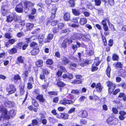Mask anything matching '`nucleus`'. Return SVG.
<instances>
[{"label": "nucleus", "instance_id": "nucleus-1", "mask_svg": "<svg viewBox=\"0 0 126 126\" xmlns=\"http://www.w3.org/2000/svg\"><path fill=\"white\" fill-rule=\"evenodd\" d=\"M8 112L6 108L0 106V113H2V114L0 115V121L2 120H8L11 118L15 116L16 114L15 110L13 109L10 110L8 112Z\"/></svg>", "mask_w": 126, "mask_h": 126}, {"label": "nucleus", "instance_id": "nucleus-2", "mask_svg": "<svg viewBox=\"0 0 126 126\" xmlns=\"http://www.w3.org/2000/svg\"><path fill=\"white\" fill-rule=\"evenodd\" d=\"M106 21L108 23L109 26L111 30L112 29L114 31L115 30L114 25L110 22L109 18L108 17H105L104 19L101 22V24L103 26V29L104 31V33L105 36L108 35L109 34V32H108L109 30V29L107 25Z\"/></svg>", "mask_w": 126, "mask_h": 126}, {"label": "nucleus", "instance_id": "nucleus-3", "mask_svg": "<svg viewBox=\"0 0 126 126\" xmlns=\"http://www.w3.org/2000/svg\"><path fill=\"white\" fill-rule=\"evenodd\" d=\"M95 61L92 64L91 68V71L94 72L97 70L98 68L97 67L100 63L99 61L100 59L99 57H96L95 58Z\"/></svg>", "mask_w": 126, "mask_h": 126}, {"label": "nucleus", "instance_id": "nucleus-4", "mask_svg": "<svg viewBox=\"0 0 126 126\" xmlns=\"http://www.w3.org/2000/svg\"><path fill=\"white\" fill-rule=\"evenodd\" d=\"M28 46V43H25L23 42H18L15 46V47L18 48L19 49H22L24 50L27 48Z\"/></svg>", "mask_w": 126, "mask_h": 126}, {"label": "nucleus", "instance_id": "nucleus-5", "mask_svg": "<svg viewBox=\"0 0 126 126\" xmlns=\"http://www.w3.org/2000/svg\"><path fill=\"white\" fill-rule=\"evenodd\" d=\"M6 90L10 95L14 93L16 91V88L14 84H10L9 86L6 88Z\"/></svg>", "mask_w": 126, "mask_h": 126}, {"label": "nucleus", "instance_id": "nucleus-6", "mask_svg": "<svg viewBox=\"0 0 126 126\" xmlns=\"http://www.w3.org/2000/svg\"><path fill=\"white\" fill-rule=\"evenodd\" d=\"M106 84L107 86L108 87V93L110 94L115 89V85L110 81H108L107 82Z\"/></svg>", "mask_w": 126, "mask_h": 126}, {"label": "nucleus", "instance_id": "nucleus-7", "mask_svg": "<svg viewBox=\"0 0 126 126\" xmlns=\"http://www.w3.org/2000/svg\"><path fill=\"white\" fill-rule=\"evenodd\" d=\"M9 7L8 5L3 4L1 7V14L3 16H5L8 12Z\"/></svg>", "mask_w": 126, "mask_h": 126}, {"label": "nucleus", "instance_id": "nucleus-8", "mask_svg": "<svg viewBox=\"0 0 126 126\" xmlns=\"http://www.w3.org/2000/svg\"><path fill=\"white\" fill-rule=\"evenodd\" d=\"M23 3L20 2L16 6L15 8V10L17 13H22L23 12Z\"/></svg>", "mask_w": 126, "mask_h": 126}, {"label": "nucleus", "instance_id": "nucleus-9", "mask_svg": "<svg viewBox=\"0 0 126 126\" xmlns=\"http://www.w3.org/2000/svg\"><path fill=\"white\" fill-rule=\"evenodd\" d=\"M74 102L72 101L67 99L65 98H64L60 100L59 104L64 105L66 104H72Z\"/></svg>", "mask_w": 126, "mask_h": 126}, {"label": "nucleus", "instance_id": "nucleus-10", "mask_svg": "<svg viewBox=\"0 0 126 126\" xmlns=\"http://www.w3.org/2000/svg\"><path fill=\"white\" fill-rule=\"evenodd\" d=\"M24 5V8L26 9H29V8L32 6L34 5V3L32 2L27 0L23 2Z\"/></svg>", "mask_w": 126, "mask_h": 126}, {"label": "nucleus", "instance_id": "nucleus-11", "mask_svg": "<svg viewBox=\"0 0 126 126\" xmlns=\"http://www.w3.org/2000/svg\"><path fill=\"white\" fill-rule=\"evenodd\" d=\"M60 114V115H58L56 116L57 118L64 120H66L69 118V115L67 113H61Z\"/></svg>", "mask_w": 126, "mask_h": 126}, {"label": "nucleus", "instance_id": "nucleus-12", "mask_svg": "<svg viewBox=\"0 0 126 126\" xmlns=\"http://www.w3.org/2000/svg\"><path fill=\"white\" fill-rule=\"evenodd\" d=\"M26 31H29L32 30L34 27V25L32 23H27L25 25Z\"/></svg>", "mask_w": 126, "mask_h": 126}, {"label": "nucleus", "instance_id": "nucleus-13", "mask_svg": "<svg viewBox=\"0 0 126 126\" xmlns=\"http://www.w3.org/2000/svg\"><path fill=\"white\" fill-rule=\"evenodd\" d=\"M58 21L57 20H50L48 18L47 21L46 25H47L50 23L51 25L53 26H56L58 24Z\"/></svg>", "mask_w": 126, "mask_h": 126}, {"label": "nucleus", "instance_id": "nucleus-14", "mask_svg": "<svg viewBox=\"0 0 126 126\" xmlns=\"http://www.w3.org/2000/svg\"><path fill=\"white\" fill-rule=\"evenodd\" d=\"M4 104L6 107L10 108L14 107V103L13 102L7 100L4 101Z\"/></svg>", "mask_w": 126, "mask_h": 126}, {"label": "nucleus", "instance_id": "nucleus-15", "mask_svg": "<svg viewBox=\"0 0 126 126\" xmlns=\"http://www.w3.org/2000/svg\"><path fill=\"white\" fill-rule=\"evenodd\" d=\"M35 98L40 102L43 103L46 101V99L43 97V96L42 94H38L37 95Z\"/></svg>", "mask_w": 126, "mask_h": 126}, {"label": "nucleus", "instance_id": "nucleus-16", "mask_svg": "<svg viewBox=\"0 0 126 126\" xmlns=\"http://www.w3.org/2000/svg\"><path fill=\"white\" fill-rule=\"evenodd\" d=\"M40 118H37L32 120V124L34 126H39L40 125Z\"/></svg>", "mask_w": 126, "mask_h": 126}, {"label": "nucleus", "instance_id": "nucleus-17", "mask_svg": "<svg viewBox=\"0 0 126 126\" xmlns=\"http://www.w3.org/2000/svg\"><path fill=\"white\" fill-rule=\"evenodd\" d=\"M103 87L101 85V84L100 83H97L95 87L96 91L98 93H100L102 91Z\"/></svg>", "mask_w": 126, "mask_h": 126}, {"label": "nucleus", "instance_id": "nucleus-18", "mask_svg": "<svg viewBox=\"0 0 126 126\" xmlns=\"http://www.w3.org/2000/svg\"><path fill=\"white\" fill-rule=\"evenodd\" d=\"M120 115L119 116V118L121 120H122L125 119V117L124 116L126 114V112L123 110H120L119 112Z\"/></svg>", "mask_w": 126, "mask_h": 126}, {"label": "nucleus", "instance_id": "nucleus-19", "mask_svg": "<svg viewBox=\"0 0 126 126\" xmlns=\"http://www.w3.org/2000/svg\"><path fill=\"white\" fill-rule=\"evenodd\" d=\"M79 112L80 117L82 118H86L88 115V113L86 110H81Z\"/></svg>", "mask_w": 126, "mask_h": 126}, {"label": "nucleus", "instance_id": "nucleus-20", "mask_svg": "<svg viewBox=\"0 0 126 126\" xmlns=\"http://www.w3.org/2000/svg\"><path fill=\"white\" fill-rule=\"evenodd\" d=\"M73 76L72 74L67 73V74H63L62 77L63 79H70L73 78Z\"/></svg>", "mask_w": 126, "mask_h": 126}, {"label": "nucleus", "instance_id": "nucleus-21", "mask_svg": "<svg viewBox=\"0 0 126 126\" xmlns=\"http://www.w3.org/2000/svg\"><path fill=\"white\" fill-rule=\"evenodd\" d=\"M16 41V40L14 39H9L8 40V42H6L5 44V46L8 47L9 46V44H13L15 43V42Z\"/></svg>", "mask_w": 126, "mask_h": 126}, {"label": "nucleus", "instance_id": "nucleus-22", "mask_svg": "<svg viewBox=\"0 0 126 126\" xmlns=\"http://www.w3.org/2000/svg\"><path fill=\"white\" fill-rule=\"evenodd\" d=\"M18 80H21V78L18 74L15 75L14 77L12 79V80H13L14 82L16 83L18 82Z\"/></svg>", "mask_w": 126, "mask_h": 126}, {"label": "nucleus", "instance_id": "nucleus-23", "mask_svg": "<svg viewBox=\"0 0 126 126\" xmlns=\"http://www.w3.org/2000/svg\"><path fill=\"white\" fill-rule=\"evenodd\" d=\"M53 34L50 33L48 34L47 36V37L45 39V43H49L50 41L53 38Z\"/></svg>", "mask_w": 126, "mask_h": 126}, {"label": "nucleus", "instance_id": "nucleus-24", "mask_svg": "<svg viewBox=\"0 0 126 126\" xmlns=\"http://www.w3.org/2000/svg\"><path fill=\"white\" fill-rule=\"evenodd\" d=\"M70 14L68 12L65 13L64 14L63 18L65 21H68L70 19Z\"/></svg>", "mask_w": 126, "mask_h": 126}, {"label": "nucleus", "instance_id": "nucleus-25", "mask_svg": "<svg viewBox=\"0 0 126 126\" xmlns=\"http://www.w3.org/2000/svg\"><path fill=\"white\" fill-rule=\"evenodd\" d=\"M29 72L28 70H25L23 73L22 77L24 82L26 81L27 79V77L28 76Z\"/></svg>", "mask_w": 126, "mask_h": 126}, {"label": "nucleus", "instance_id": "nucleus-26", "mask_svg": "<svg viewBox=\"0 0 126 126\" xmlns=\"http://www.w3.org/2000/svg\"><path fill=\"white\" fill-rule=\"evenodd\" d=\"M119 76L124 78L126 77V71L123 69H121L119 71Z\"/></svg>", "mask_w": 126, "mask_h": 126}, {"label": "nucleus", "instance_id": "nucleus-27", "mask_svg": "<svg viewBox=\"0 0 126 126\" xmlns=\"http://www.w3.org/2000/svg\"><path fill=\"white\" fill-rule=\"evenodd\" d=\"M108 64L107 67L106 68L105 72L107 76L109 78L110 77V73L111 71V68L109 63H108Z\"/></svg>", "mask_w": 126, "mask_h": 126}, {"label": "nucleus", "instance_id": "nucleus-28", "mask_svg": "<svg viewBox=\"0 0 126 126\" xmlns=\"http://www.w3.org/2000/svg\"><path fill=\"white\" fill-rule=\"evenodd\" d=\"M6 21L11 22L13 20V13H12L6 16Z\"/></svg>", "mask_w": 126, "mask_h": 126}, {"label": "nucleus", "instance_id": "nucleus-29", "mask_svg": "<svg viewBox=\"0 0 126 126\" xmlns=\"http://www.w3.org/2000/svg\"><path fill=\"white\" fill-rule=\"evenodd\" d=\"M62 63L64 65H66L69 63V61L65 57L63 56L61 58Z\"/></svg>", "mask_w": 126, "mask_h": 126}, {"label": "nucleus", "instance_id": "nucleus-30", "mask_svg": "<svg viewBox=\"0 0 126 126\" xmlns=\"http://www.w3.org/2000/svg\"><path fill=\"white\" fill-rule=\"evenodd\" d=\"M43 62L42 60L39 59L36 61L35 63L37 67H40L43 66Z\"/></svg>", "mask_w": 126, "mask_h": 126}, {"label": "nucleus", "instance_id": "nucleus-31", "mask_svg": "<svg viewBox=\"0 0 126 126\" xmlns=\"http://www.w3.org/2000/svg\"><path fill=\"white\" fill-rule=\"evenodd\" d=\"M102 43L104 46H107V42L106 39L105 37L102 33L101 35Z\"/></svg>", "mask_w": 126, "mask_h": 126}, {"label": "nucleus", "instance_id": "nucleus-32", "mask_svg": "<svg viewBox=\"0 0 126 126\" xmlns=\"http://www.w3.org/2000/svg\"><path fill=\"white\" fill-rule=\"evenodd\" d=\"M20 92L21 95H23L25 93V90H24L25 85L23 84V85L21 84L19 86Z\"/></svg>", "mask_w": 126, "mask_h": 126}, {"label": "nucleus", "instance_id": "nucleus-33", "mask_svg": "<svg viewBox=\"0 0 126 126\" xmlns=\"http://www.w3.org/2000/svg\"><path fill=\"white\" fill-rule=\"evenodd\" d=\"M31 100L32 104V105L34 106L35 108H38V107L39 106V104L36 100L33 98H32Z\"/></svg>", "mask_w": 126, "mask_h": 126}, {"label": "nucleus", "instance_id": "nucleus-34", "mask_svg": "<svg viewBox=\"0 0 126 126\" xmlns=\"http://www.w3.org/2000/svg\"><path fill=\"white\" fill-rule=\"evenodd\" d=\"M17 48H16L15 47H14L11 48L9 51V53L11 54L17 53Z\"/></svg>", "mask_w": 126, "mask_h": 126}, {"label": "nucleus", "instance_id": "nucleus-35", "mask_svg": "<svg viewBox=\"0 0 126 126\" xmlns=\"http://www.w3.org/2000/svg\"><path fill=\"white\" fill-rule=\"evenodd\" d=\"M25 58L22 56H20L17 57V61L19 63H23L24 62Z\"/></svg>", "mask_w": 126, "mask_h": 126}, {"label": "nucleus", "instance_id": "nucleus-36", "mask_svg": "<svg viewBox=\"0 0 126 126\" xmlns=\"http://www.w3.org/2000/svg\"><path fill=\"white\" fill-rule=\"evenodd\" d=\"M113 65L116 68H122L123 67V65L120 62H115Z\"/></svg>", "mask_w": 126, "mask_h": 126}, {"label": "nucleus", "instance_id": "nucleus-37", "mask_svg": "<svg viewBox=\"0 0 126 126\" xmlns=\"http://www.w3.org/2000/svg\"><path fill=\"white\" fill-rule=\"evenodd\" d=\"M39 52V49L34 48L31 51L30 53L32 55H35L38 53Z\"/></svg>", "mask_w": 126, "mask_h": 126}, {"label": "nucleus", "instance_id": "nucleus-38", "mask_svg": "<svg viewBox=\"0 0 126 126\" xmlns=\"http://www.w3.org/2000/svg\"><path fill=\"white\" fill-rule=\"evenodd\" d=\"M28 108L30 111L33 110L34 112H36L37 110L38 109V108H34V107L33 105H31L28 106Z\"/></svg>", "mask_w": 126, "mask_h": 126}, {"label": "nucleus", "instance_id": "nucleus-39", "mask_svg": "<svg viewBox=\"0 0 126 126\" xmlns=\"http://www.w3.org/2000/svg\"><path fill=\"white\" fill-rule=\"evenodd\" d=\"M20 19V16L13 13V20L15 22H19Z\"/></svg>", "mask_w": 126, "mask_h": 126}, {"label": "nucleus", "instance_id": "nucleus-40", "mask_svg": "<svg viewBox=\"0 0 126 126\" xmlns=\"http://www.w3.org/2000/svg\"><path fill=\"white\" fill-rule=\"evenodd\" d=\"M48 120L49 122L53 124L56 121V119L53 117H49L48 118Z\"/></svg>", "mask_w": 126, "mask_h": 126}, {"label": "nucleus", "instance_id": "nucleus-41", "mask_svg": "<svg viewBox=\"0 0 126 126\" xmlns=\"http://www.w3.org/2000/svg\"><path fill=\"white\" fill-rule=\"evenodd\" d=\"M112 59L113 61H118L119 59V56L116 53H113L112 55Z\"/></svg>", "mask_w": 126, "mask_h": 126}, {"label": "nucleus", "instance_id": "nucleus-42", "mask_svg": "<svg viewBox=\"0 0 126 126\" xmlns=\"http://www.w3.org/2000/svg\"><path fill=\"white\" fill-rule=\"evenodd\" d=\"M67 41L66 39L63 40V42L61 44V47L65 49L67 47Z\"/></svg>", "mask_w": 126, "mask_h": 126}, {"label": "nucleus", "instance_id": "nucleus-43", "mask_svg": "<svg viewBox=\"0 0 126 126\" xmlns=\"http://www.w3.org/2000/svg\"><path fill=\"white\" fill-rule=\"evenodd\" d=\"M40 32V28L36 29L33 30L31 32L32 34H37L39 33Z\"/></svg>", "mask_w": 126, "mask_h": 126}, {"label": "nucleus", "instance_id": "nucleus-44", "mask_svg": "<svg viewBox=\"0 0 126 126\" xmlns=\"http://www.w3.org/2000/svg\"><path fill=\"white\" fill-rule=\"evenodd\" d=\"M113 118V117L110 116L106 120L107 123L109 124V126H111V122H112Z\"/></svg>", "mask_w": 126, "mask_h": 126}, {"label": "nucleus", "instance_id": "nucleus-45", "mask_svg": "<svg viewBox=\"0 0 126 126\" xmlns=\"http://www.w3.org/2000/svg\"><path fill=\"white\" fill-rule=\"evenodd\" d=\"M89 60H86L84 61L83 63H80V65L82 67H83L85 65H87L89 64Z\"/></svg>", "mask_w": 126, "mask_h": 126}, {"label": "nucleus", "instance_id": "nucleus-46", "mask_svg": "<svg viewBox=\"0 0 126 126\" xmlns=\"http://www.w3.org/2000/svg\"><path fill=\"white\" fill-rule=\"evenodd\" d=\"M56 85L59 87H63L65 85V84L63 82L59 81L57 82Z\"/></svg>", "mask_w": 126, "mask_h": 126}, {"label": "nucleus", "instance_id": "nucleus-47", "mask_svg": "<svg viewBox=\"0 0 126 126\" xmlns=\"http://www.w3.org/2000/svg\"><path fill=\"white\" fill-rule=\"evenodd\" d=\"M77 65V64L75 63H71L69 64V68L71 70H74Z\"/></svg>", "mask_w": 126, "mask_h": 126}, {"label": "nucleus", "instance_id": "nucleus-48", "mask_svg": "<svg viewBox=\"0 0 126 126\" xmlns=\"http://www.w3.org/2000/svg\"><path fill=\"white\" fill-rule=\"evenodd\" d=\"M65 24L63 22H60L58 24L57 27L59 30H62Z\"/></svg>", "mask_w": 126, "mask_h": 126}, {"label": "nucleus", "instance_id": "nucleus-49", "mask_svg": "<svg viewBox=\"0 0 126 126\" xmlns=\"http://www.w3.org/2000/svg\"><path fill=\"white\" fill-rule=\"evenodd\" d=\"M68 3L69 4L70 7H73L75 6V4L74 0H69Z\"/></svg>", "mask_w": 126, "mask_h": 126}, {"label": "nucleus", "instance_id": "nucleus-50", "mask_svg": "<svg viewBox=\"0 0 126 126\" xmlns=\"http://www.w3.org/2000/svg\"><path fill=\"white\" fill-rule=\"evenodd\" d=\"M87 22V20L85 18H81L80 19V25H83L86 23Z\"/></svg>", "mask_w": 126, "mask_h": 126}, {"label": "nucleus", "instance_id": "nucleus-51", "mask_svg": "<svg viewBox=\"0 0 126 126\" xmlns=\"http://www.w3.org/2000/svg\"><path fill=\"white\" fill-rule=\"evenodd\" d=\"M42 73L46 75H47L49 73V72L47 69L43 68L42 69Z\"/></svg>", "mask_w": 126, "mask_h": 126}, {"label": "nucleus", "instance_id": "nucleus-52", "mask_svg": "<svg viewBox=\"0 0 126 126\" xmlns=\"http://www.w3.org/2000/svg\"><path fill=\"white\" fill-rule=\"evenodd\" d=\"M46 63L47 65H51L53 63V61L51 59H49L46 61Z\"/></svg>", "mask_w": 126, "mask_h": 126}, {"label": "nucleus", "instance_id": "nucleus-53", "mask_svg": "<svg viewBox=\"0 0 126 126\" xmlns=\"http://www.w3.org/2000/svg\"><path fill=\"white\" fill-rule=\"evenodd\" d=\"M48 94L50 96L54 95L56 96L58 95V92L57 91H51L48 92Z\"/></svg>", "mask_w": 126, "mask_h": 126}, {"label": "nucleus", "instance_id": "nucleus-54", "mask_svg": "<svg viewBox=\"0 0 126 126\" xmlns=\"http://www.w3.org/2000/svg\"><path fill=\"white\" fill-rule=\"evenodd\" d=\"M118 122V120L117 119L113 117L112 122H111V125H117Z\"/></svg>", "mask_w": 126, "mask_h": 126}, {"label": "nucleus", "instance_id": "nucleus-55", "mask_svg": "<svg viewBox=\"0 0 126 126\" xmlns=\"http://www.w3.org/2000/svg\"><path fill=\"white\" fill-rule=\"evenodd\" d=\"M33 95L37 96L38 94H39V91L38 89H35L33 93Z\"/></svg>", "mask_w": 126, "mask_h": 126}, {"label": "nucleus", "instance_id": "nucleus-56", "mask_svg": "<svg viewBox=\"0 0 126 126\" xmlns=\"http://www.w3.org/2000/svg\"><path fill=\"white\" fill-rule=\"evenodd\" d=\"M72 12L73 14L75 16H78L79 15V12L78 10H77L76 9H72Z\"/></svg>", "mask_w": 126, "mask_h": 126}, {"label": "nucleus", "instance_id": "nucleus-57", "mask_svg": "<svg viewBox=\"0 0 126 126\" xmlns=\"http://www.w3.org/2000/svg\"><path fill=\"white\" fill-rule=\"evenodd\" d=\"M95 5L97 6H100L101 3V0H94Z\"/></svg>", "mask_w": 126, "mask_h": 126}, {"label": "nucleus", "instance_id": "nucleus-58", "mask_svg": "<svg viewBox=\"0 0 126 126\" xmlns=\"http://www.w3.org/2000/svg\"><path fill=\"white\" fill-rule=\"evenodd\" d=\"M33 15L30 14L28 16V18L29 20L31 21H33L35 18V16Z\"/></svg>", "mask_w": 126, "mask_h": 126}, {"label": "nucleus", "instance_id": "nucleus-59", "mask_svg": "<svg viewBox=\"0 0 126 126\" xmlns=\"http://www.w3.org/2000/svg\"><path fill=\"white\" fill-rule=\"evenodd\" d=\"M62 72L59 70H58L56 73V76H57L58 78L60 77H62Z\"/></svg>", "mask_w": 126, "mask_h": 126}, {"label": "nucleus", "instance_id": "nucleus-60", "mask_svg": "<svg viewBox=\"0 0 126 126\" xmlns=\"http://www.w3.org/2000/svg\"><path fill=\"white\" fill-rule=\"evenodd\" d=\"M40 124L42 123L43 125H45L47 124V120L46 119H42V118H40Z\"/></svg>", "mask_w": 126, "mask_h": 126}, {"label": "nucleus", "instance_id": "nucleus-61", "mask_svg": "<svg viewBox=\"0 0 126 126\" xmlns=\"http://www.w3.org/2000/svg\"><path fill=\"white\" fill-rule=\"evenodd\" d=\"M33 83H30V82H28L27 83V89L29 90H30L32 89L33 87V86L32 84Z\"/></svg>", "mask_w": 126, "mask_h": 126}, {"label": "nucleus", "instance_id": "nucleus-62", "mask_svg": "<svg viewBox=\"0 0 126 126\" xmlns=\"http://www.w3.org/2000/svg\"><path fill=\"white\" fill-rule=\"evenodd\" d=\"M79 36V40H81L84 41L85 40V39L87 35H83L82 34H80Z\"/></svg>", "mask_w": 126, "mask_h": 126}, {"label": "nucleus", "instance_id": "nucleus-63", "mask_svg": "<svg viewBox=\"0 0 126 126\" xmlns=\"http://www.w3.org/2000/svg\"><path fill=\"white\" fill-rule=\"evenodd\" d=\"M4 37L5 38L8 39H9L12 37L10 34L8 33H5Z\"/></svg>", "mask_w": 126, "mask_h": 126}, {"label": "nucleus", "instance_id": "nucleus-64", "mask_svg": "<svg viewBox=\"0 0 126 126\" xmlns=\"http://www.w3.org/2000/svg\"><path fill=\"white\" fill-rule=\"evenodd\" d=\"M52 32L54 33L58 32L59 31V29H58V27L57 28L55 27L52 28Z\"/></svg>", "mask_w": 126, "mask_h": 126}]
</instances>
